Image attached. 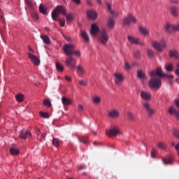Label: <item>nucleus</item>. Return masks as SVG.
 <instances>
[{
    "label": "nucleus",
    "instance_id": "57",
    "mask_svg": "<svg viewBox=\"0 0 179 179\" xmlns=\"http://www.w3.org/2000/svg\"><path fill=\"white\" fill-rule=\"evenodd\" d=\"M65 79L66 80H67V82H72V78H71V76H66Z\"/></svg>",
    "mask_w": 179,
    "mask_h": 179
},
{
    "label": "nucleus",
    "instance_id": "18",
    "mask_svg": "<svg viewBox=\"0 0 179 179\" xmlns=\"http://www.w3.org/2000/svg\"><path fill=\"white\" fill-rule=\"evenodd\" d=\"M141 97L143 100H150V93L145 91H141Z\"/></svg>",
    "mask_w": 179,
    "mask_h": 179
},
{
    "label": "nucleus",
    "instance_id": "59",
    "mask_svg": "<svg viewBox=\"0 0 179 179\" xmlns=\"http://www.w3.org/2000/svg\"><path fill=\"white\" fill-rule=\"evenodd\" d=\"M85 169H86V166L85 165H80L78 167V170H85Z\"/></svg>",
    "mask_w": 179,
    "mask_h": 179
},
{
    "label": "nucleus",
    "instance_id": "16",
    "mask_svg": "<svg viewBox=\"0 0 179 179\" xmlns=\"http://www.w3.org/2000/svg\"><path fill=\"white\" fill-rule=\"evenodd\" d=\"M108 116L110 118H117V117H120V113L117 110H112L108 112Z\"/></svg>",
    "mask_w": 179,
    "mask_h": 179
},
{
    "label": "nucleus",
    "instance_id": "12",
    "mask_svg": "<svg viewBox=\"0 0 179 179\" xmlns=\"http://www.w3.org/2000/svg\"><path fill=\"white\" fill-rule=\"evenodd\" d=\"M27 54H28V57L31 59V62H33V64L34 65H36V66H38V65H40V59L31 53H27Z\"/></svg>",
    "mask_w": 179,
    "mask_h": 179
},
{
    "label": "nucleus",
    "instance_id": "26",
    "mask_svg": "<svg viewBox=\"0 0 179 179\" xmlns=\"http://www.w3.org/2000/svg\"><path fill=\"white\" fill-rule=\"evenodd\" d=\"M85 72V69H83L82 66H77V75H78V76H82V75H84Z\"/></svg>",
    "mask_w": 179,
    "mask_h": 179
},
{
    "label": "nucleus",
    "instance_id": "7",
    "mask_svg": "<svg viewBox=\"0 0 179 179\" xmlns=\"http://www.w3.org/2000/svg\"><path fill=\"white\" fill-rule=\"evenodd\" d=\"M75 64H76V60L72 57V56H69V57L66 58L65 64L69 66V68H71V69H76Z\"/></svg>",
    "mask_w": 179,
    "mask_h": 179
},
{
    "label": "nucleus",
    "instance_id": "28",
    "mask_svg": "<svg viewBox=\"0 0 179 179\" xmlns=\"http://www.w3.org/2000/svg\"><path fill=\"white\" fill-rule=\"evenodd\" d=\"M15 99L19 103H22V101L24 100V95L22 94H18L15 95Z\"/></svg>",
    "mask_w": 179,
    "mask_h": 179
},
{
    "label": "nucleus",
    "instance_id": "24",
    "mask_svg": "<svg viewBox=\"0 0 179 179\" xmlns=\"http://www.w3.org/2000/svg\"><path fill=\"white\" fill-rule=\"evenodd\" d=\"M169 56L171 58H176V59H178L179 58V54L177 50H169Z\"/></svg>",
    "mask_w": 179,
    "mask_h": 179
},
{
    "label": "nucleus",
    "instance_id": "50",
    "mask_svg": "<svg viewBox=\"0 0 179 179\" xmlns=\"http://www.w3.org/2000/svg\"><path fill=\"white\" fill-rule=\"evenodd\" d=\"M158 147H159L160 149L164 150V149H166V143H159L158 144Z\"/></svg>",
    "mask_w": 179,
    "mask_h": 179
},
{
    "label": "nucleus",
    "instance_id": "5",
    "mask_svg": "<svg viewBox=\"0 0 179 179\" xmlns=\"http://www.w3.org/2000/svg\"><path fill=\"white\" fill-rule=\"evenodd\" d=\"M108 34H107V30L103 29L99 35V40L103 45H106L107 43H108Z\"/></svg>",
    "mask_w": 179,
    "mask_h": 179
},
{
    "label": "nucleus",
    "instance_id": "23",
    "mask_svg": "<svg viewBox=\"0 0 179 179\" xmlns=\"http://www.w3.org/2000/svg\"><path fill=\"white\" fill-rule=\"evenodd\" d=\"M127 38H128L129 41L131 43V44H139V38H138L128 36Z\"/></svg>",
    "mask_w": 179,
    "mask_h": 179
},
{
    "label": "nucleus",
    "instance_id": "14",
    "mask_svg": "<svg viewBox=\"0 0 179 179\" xmlns=\"http://www.w3.org/2000/svg\"><path fill=\"white\" fill-rule=\"evenodd\" d=\"M19 136L22 138V139H27L29 136H31V133L26 129H22L20 131Z\"/></svg>",
    "mask_w": 179,
    "mask_h": 179
},
{
    "label": "nucleus",
    "instance_id": "30",
    "mask_svg": "<svg viewBox=\"0 0 179 179\" xmlns=\"http://www.w3.org/2000/svg\"><path fill=\"white\" fill-rule=\"evenodd\" d=\"M79 141L84 143V145H87L88 138L87 136H83L81 137H78Z\"/></svg>",
    "mask_w": 179,
    "mask_h": 179
},
{
    "label": "nucleus",
    "instance_id": "2",
    "mask_svg": "<svg viewBox=\"0 0 179 179\" xmlns=\"http://www.w3.org/2000/svg\"><path fill=\"white\" fill-rule=\"evenodd\" d=\"M59 13L63 15V16H66V9L64 6H57L55 9H54L52 12V19L53 20H57L58 16H59Z\"/></svg>",
    "mask_w": 179,
    "mask_h": 179
},
{
    "label": "nucleus",
    "instance_id": "6",
    "mask_svg": "<svg viewBox=\"0 0 179 179\" xmlns=\"http://www.w3.org/2000/svg\"><path fill=\"white\" fill-rule=\"evenodd\" d=\"M143 107L145 108V111L150 118L156 113V110L155 109L152 108V106L149 103H143Z\"/></svg>",
    "mask_w": 179,
    "mask_h": 179
},
{
    "label": "nucleus",
    "instance_id": "62",
    "mask_svg": "<svg viewBox=\"0 0 179 179\" xmlns=\"http://www.w3.org/2000/svg\"><path fill=\"white\" fill-rule=\"evenodd\" d=\"M86 2L90 6H93V4L92 3V1L90 0H87Z\"/></svg>",
    "mask_w": 179,
    "mask_h": 179
},
{
    "label": "nucleus",
    "instance_id": "53",
    "mask_svg": "<svg viewBox=\"0 0 179 179\" xmlns=\"http://www.w3.org/2000/svg\"><path fill=\"white\" fill-rule=\"evenodd\" d=\"M176 69L175 71V75H177V76H179V62L176 64Z\"/></svg>",
    "mask_w": 179,
    "mask_h": 179
},
{
    "label": "nucleus",
    "instance_id": "8",
    "mask_svg": "<svg viewBox=\"0 0 179 179\" xmlns=\"http://www.w3.org/2000/svg\"><path fill=\"white\" fill-rule=\"evenodd\" d=\"M123 23L127 26H129L131 23H136V18L132 14H129L124 17Z\"/></svg>",
    "mask_w": 179,
    "mask_h": 179
},
{
    "label": "nucleus",
    "instance_id": "47",
    "mask_svg": "<svg viewBox=\"0 0 179 179\" xmlns=\"http://www.w3.org/2000/svg\"><path fill=\"white\" fill-rule=\"evenodd\" d=\"M39 114H40L41 117H43V118H48L49 117L48 113H47L41 111L39 113Z\"/></svg>",
    "mask_w": 179,
    "mask_h": 179
},
{
    "label": "nucleus",
    "instance_id": "42",
    "mask_svg": "<svg viewBox=\"0 0 179 179\" xmlns=\"http://www.w3.org/2000/svg\"><path fill=\"white\" fill-rule=\"evenodd\" d=\"M93 101L95 103V104H100V102L101 101V99L99 96H94L93 98Z\"/></svg>",
    "mask_w": 179,
    "mask_h": 179
},
{
    "label": "nucleus",
    "instance_id": "34",
    "mask_svg": "<svg viewBox=\"0 0 179 179\" xmlns=\"http://www.w3.org/2000/svg\"><path fill=\"white\" fill-rule=\"evenodd\" d=\"M147 54L148 55V58H153V57H155V52L152 49H148Z\"/></svg>",
    "mask_w": 179,
    "mask_h": 179
},
{
    "label": "nucleus",
    "instance_id": "37",
    "mask_svg": "<svg viewBox=\"0 0 179 179\" xmlns=\"http://www.w3.org/2000/svg\"><path fill=\"white\" fill-rule=\"evenodd\" d=\"M133 55L136 59H141V51L136 50L134 52Z\"/></svg>",
    "mask_w": 179,
    "mask_h": 179
},
{
    "label": "nucleus",
    "instance_id": "41",
    "mask_svg": "<svg viewBox=\"0 0 179 179\" xmlns=\"http://www.w3.org/2000/svg\"><path fill=\"white\" fill-rule=\"evenodd\" d=\"M165 69L167 71V72H173V64H170L169 65H166Z\"/></svg>",
    "mask_w": 179,
    "mask_h": 179
},
{
    "label": "nucleus",
    "instance_id": "20",
    "mask_svg": "<svg viewBox=\"0 0 179 179\" xmlns=\"http://www.w3.org/2000/svg\"><path fill=\"white\" fill-rule=\"evenodd\" d=\"M41 38L43 40V43L47 45H50L51 44V40H50V37L47 35H41Z\"/></svg>",
    "mask_w": 179,
    "mask_h": 179
},
{
    "label": "nucleus",
    "instance_id": "21",
    "mask_svg": "<svg viewBox=\"0 0 179 179\" xmlns=\"http://www.w3.org/2000/svg\"><path fill=\"white\" fill-rule=\"evenodd\" d=\"M169 114H174L178 120H179V112L177 111V110H176L174 107L171 106L169 109Z\"/></svg>",
    "mask_w": 179,
    "mask_h": 179
},
{
    "label": "nucleus",
    "instance_id": "49",
    "mask_svg": "<svg viewBox=\"0 0 179 179\" xmlns=\"http://www.w3.org/2000/svg\"><path fill=\"white\" fill-rule=\"evenodd\" d=\"M172 146L175 147V149L177 151L178 155H179V143L177 145H176V143H173Z\"/></svg>",
    "mask_w": 179,
    "mask_h": 179
},
{
    "label": "nucleus",
    "instance_id": "33",
    "mask_svg": "<svg viewBox=\"0 0 179 179\" xmlns=\"http://www.w3.org/2000/svg\"><path fill=\"white\" fill-rule=\"evenodd\" d=\"M171 12L173 16H178V9H177L176 7H171Z\"/></svg>",
    "mask_w": 179,
    "mask_h": 179
},
{
    "label": "nucleus",
    "instance_id": "55",
    "mask_svg": "<svg viewBox=\"0 0 179 179\" xmlns=\"http://www.w3.org/2000/svg\"><path fill=\"white\" fill-rule=\"evenodd\" d=\"M124 66L127 71H129V69H131V66H129V64H128L127 62L124 63Z\"/></svg>",
    "mask_w": 179,
    "mask_h": 179
},
{
    "label": "nucleus",
    "instance_id": "10",
    "mask_svg": "<svg viewBox=\"0 0 179 179\" xmlns=\"http://www.w3.org/2000/svg\"><path fill=\"white\" fill-rule=\"evenodd\" d=\"M115 83L117 85V86H121L122 85V82H124V76L120 73H115Z\"/></svg>",
    "mask_w": 179,
    "mask_h": 179
},
{
    "label": "nucleus",
    "instance_id": "27",
    "mask_svg": "<svg viewBox=\"0 0 179 179\" xmlns=\"http://www.w3.org/2000/svg\"><path fill=\"white\" fill-rule=\"evenodd\" d=\"M81 37L86 41L87 43H89L90 41V38H89V35H87V33L85 31H81Z\"/></svg>",
    "mask_w": 179,
    "mask_h": 179
},
{
    "label": "nucleus",
    "instance_id": "48",
    "mask_svg": "<svg viewBox=\"0 0 179 179\" xmlns=\"http://www.w3.org/2000/svg\"><path fill=\"white\" fill-rule=\"evenodd\" d=\"M157 153V151H156V150L153 148L152 150L151 151V157L152 159H155V157H156Z\"/></svg>",
    "mask_w": 179,
    "mask_h": 179
},
{
    "label": "nucleus",
    "instance_id": "13",
    "mask_svg": "<svg viewBox=\"0 0 179 179\" xmlns=\"http://www.w3.org/2000/svg\"><path fill=\"white\" fill-rule=\"evenodd\" d=\"M100 33V29L96 24H92L91 26L90 34L91 36H97Z\"/></svg>",
    "mask_w": 179,
    "mask_h": 179
},
{
    "label": "nucleus",
    "instance_id": "32",
    "mask_svg": "<svg viewBox=\"0 0 179 179\" xmlns=\"http://www.w3.org/2000/svg\"><path fill=\"white\" fill-rule=\"evenodd\" d=\"M164 164H171L173 159L171 158H162Z\"/></svg>",
    "mask_w": 179,
    "mask_h": 179
},
{
    "label": "nucleus",
    "instance_id": "63",
    "mask_svg": "<svg viewBox=\"0 0 179 179\" xmlns=\"http://www.w3.org/2000/svg\"><path fill=\"white\" fill-rule=\"evenodd\" d=\"M28 50H29V51H30L31 52H34V50H33V48H31V46H28Z\"/></svg>",
    "mask_w": 179,
    "mask_h": 179
},
{
    "label": "nucleus",
    "instance_id": "39",
    "mask_svg": "<svg viewBox=\"0 0 179 179\" xmlns=\"http://www.w3.org/2000/svg\"><path fill=\"white\" fill-rule=\"evenodd\" d=\"M31 16L33 20H34V22H37V20H38V14H37V13H35V12L31 13Z\"/></svg>",
    "mask_w": 179,
    "mask_h": 179
},
{
    "label": "nucleus",
    "instance_id": "36",
    "mask_svg": "<svg viewBox=\"0 0 179 179\" xmlns=\"http://www.w3.org/2000/svg\"><path fill=\"white\" fill-rule=\"evenodd\" d=\"M127 117L130 121H135V115L131 112H127Z\"/></svg>",
    "mask_w": 179,
    "mask_h": 179
},
{
    "label": "nucleus",
    "instance_id": "25",
    "mask_svg": "<svg viewBox=\"0 0 179 179\" xmlns=\"http://www.w3.org/2000/svg\"><path fill=\"white\" fill-rule=\"evenodd\" d=\"M115 25V21L114 19L109 17L108 21V29H114V26Z\"/></svg>",
    "mask_w": 179,
    "mask_h": 179
},
{
    "label": "nucleus",
    "instance_id": "29",
    "mask_svg": "<svg viewBox=\"0 0 179 179\" xmlns=\"http://www.w3.org/2000/svg\"><path fill=\"white\" fill-rule=\"evenodd\" d=\"M39 11L42 13V15H47V8L41 3L39 6Z\"/></svg>",
    "mask_w": 179,
    "mask_h": 179
},
{
    "label": "nucleus",
    "instance_id": "17",
    "mask_svg": "<svg viewBox=\"0 0 179 179\" xmlns=\"http://www.w3.org/2000/svg\"><path fill=\"white\" fill-rule=\"evenodd\" d=\"M87 15L88 17L92 19L93 20L97 19V13H96L94 10H88L87 12Z\"/></svg>",
    "mask_w": 179,
    "mask_h": 179
},
{
    "label": "nucleus",
    "instance_id": "61",
    "mask_svg": "<svg viewBox=\"0 0 179 179\" xmlns=\"http://www.w3.org/2000/svg\"><path fill=\"white\" fill-rule=\"evenodd\" d=\"M78 110H80V111H83V106L78 104Z\"/></svg>",
    "mask_w": 179,
    "mask_h": 179
},
{
    "label": "nucleus",
    "instance_id": "19",
    "mask_svg": "<svg viewBox=\"0 0 179 179\" xmlns=\"http://www.w3.org/2000/svg\"><path fill=\"white\" fill-rule=\"evenodd\" d=\"M164 29L168 33H171L172 31H174V25L170 23H166L164 26Z\"/></svg>",
    "mask_w": 179,
    "mask_h": 179
},
{
    "label": "nucleus",
    "instance_id": "60",
    "mask_svg": "<svg viewBox=\"0 0 179 179\" xmlns=\"http://www.w3.org/2000/svg\"><path fill=\"white\" fill-rule=\"evenodd\" d=\"M174 103H175L176 106H177V107H178V108H179V100L175 99Z\"/></svg>",
    "mask_w": 179,
    "mask_h": 179
},
{
    "label": "nucleus",
    "instance_id": "31",
    "mask_svg": "<svg viewBox=\"0 0 179 179\" xmlns=\"http://www.w3.org/2000/svg\"><path fill=\"white\" fill-rule=\"evenodd\" d=\"M10 153L13 156H16V155H19V150L16 149V148H11L10 149Z\"/></svg>",
    "mask_w": 179,
    "mask_h": 179
},
{
    "label": "nucleus",
    "instance_id": "56",
    "mask_svg": "<svg viewBox=\"0 0 179 179\" xmlns=\"http://www.w3.org/2000/svg\"><path fill=\"white\" fill-rule=\"evenodd\" d=\"M80 85H83V86H86L87 85V83L85 82V80H81L79 81Z\"/></svg>",
    "mask_w": 179,
    "mask_h": 179
},
{
    "label": "nucleus",
    "instance_id": "22",
    "mask_svg": "<svg viewBox=\"0 0 179 179\" xmlns=\"http://www.w3.org/2000/svg\"><path fill=\"white\" fill-rule=\"evenodd\" d=\"M62 101L64 106H69V104H72V99H68L65 96L62 97Z\"/></svg>",
    "mask_w": 179,
    "mask_h": 179
},
{
    "label": "nucleus",
    "instance_id": "9",
    "mask_svg": "<svg viewBox=\"0 0 179 179\" xmlns=\"http://www.w3.org/2000/svg\"><path fill=\"white\" fill-rule=\"evenodd\" d=\"M106 132L108 136H117L120 134V129L118 127H111L109 130L106 129Z\"/></svg>",
    "mask_w": 179,
    "mask_h": 179
},
{
    "label": "nucleus",
    "instance_id": "38",
    "mask_svg": "<svg viewBox=\"0 0 179 179\" xmlns=\"http://www.w3.org/2000/svg\"><path fill=\"white\" fill-rule=\"evenodd\" d=\"M56 68L59 72H62L64 71V66L58 62H56Z\"/></svg>",
    "mask_w": 179,
    "mask_h": 179
},
{
    "label": "nucleus",
    "instance_id": "58",
    "mask_svg": "<svg viewBox=\"0 0 179 179\" xmlns=\"http://www.w3.org/2000/svg\"><path fill=\"white\" fill-rule=\"evenodd\" d=\"M73 2H74V3H76V5H80V3H82L80 1V0H72Z\"/></svg>",
    "mask_w": 179,
    "mask_h": 179
},
{
    "label": "nucleus",
    "instance_id": "51",
    "mask_svg": "<svg viewBox=\"0 0 179 179\" xmlns=\"http://www.w3.org/2000/svg\"><path fill=\"white\" fill-rule=\"evenodd\" d=\"M107 6H108V12H110L112 16H115L114 15V10H111V5L110 4H107Z\"/></svg>",
    "mask_w": 179,
    "mask_h": 179
},
{
    "label": "nucleus",
    "instance_id": "43",
    "mask_svg": "<svg viewBox=\"0 0 179 179\" xmlns=\"http://www.w3.org/2000/svg\"><path fill=\"white\" fill-rule=\"evenodd\" d=\"M43 105L46 107H51V101L48 99L43 100Z\"/></svg>",
    "mask_w": 179,
    "mask_h": 179
},
{
    "label": "nucleus",
    "instance_id": "64",
    "mask_svg": "<svg viewBox=\"0 0 179 179\" xmlns=\"http://www.w3.org/2000/svg\"><path fill=\"white\" fill-rule=\"evenodd\" d=\"M41 132L40 129H36V134H37V135H40Z\"/></svg>",
    "mask_w": 179,
    "mask_h": 179
},
{
    "label": "nucleus",
    "instance_id": "15",
    "mask_svg": "<svg viewBox=\"0 0 179 179\" xmlns=\"http://www.w3.org/2000/svg\"><path fill=\"white\" fill-rule=\"evenodd\" d=\"M138 30L143 36H147L149 35V29L148 28L143 27V26H139L138 27Z\"/></svg>",
    "mask_w": 179,
    "mask_h": 179
},
{
    "label": "nucleus",
    "instance_id": "35",
    "mask_svg": "<svg viewBox=\"0 0 179 179\" xmlns=\"http://www.w3.org/2000/svg\"><path fill=\"white\" fill-rule=\"evenodd\" d=\"M52 143V145L56 148H58L59 146V140L57 138H53Z\"/></svg>",
    "mask_w": 179,
    "mask_h": 179
},
{
    "label": "nucleus",
    "instance_id": "4",
    "mask_svg": "<svg viewBox=\"0 0 179 179\" xmlns=\"http://www.w3.org/2000/svg\"><path fill=\"white\" fill-rule=\"evenodd\" d=\"M73 50H75L73 44H64L63 45V51L68 57L73 55Z\"/></svg>",
    "mask_w": 179,
    "mask_h": 179
},
{
    "label": "nucleus",
    "instance_id": "45",
    "mask_svg": "<svg viewBox=\"0 0 179 179\" xmlns=\"http://www.w3.org/2000/svg\"><path fill=\"white\" fill-rule=\"evenodd\" d=\"M59 24H60L61 27H64L65 26V18H59L58 19Z\"/></svg>",
    "mask_w": 179,
    "mask_h": 179
},
{
    "label": "nucleus",
    "instance_id": "3",
    "mask_svg": "<svg viewBox=\"0 0 179 179\" xmlns=\"http://www.w3.org/2000/svg\"><path fill=\"white\" fill-rule=\"evenodd\" d=\"M152 45L158 52H163V50L167 47V43L164 39H162L159 42L156 41H153Z\"/></svg>",
    "mask_w": 179,
    "mask_h": 179
},
{
    "label": "nucleus",
    "instance_id": "46",
    "mask_svg": "<svg viewBox=\"0 0 179 179\" xmlns=\"http://www.w3.org/2000/svg\"><path fill=\"white\" fill-rule=\"evenodd\" d=\"M173 134L176 138H178L179 139V131L178 129H173Z\"/></svg>",
    "mask_w": 179,
    "mask_h": 179
},
{
    "label": "nucleus",
    "instance_id": "11",
    "mask_svg": "<svg viewBox=\"0 0 179 179\" xmlns=\"http://www.w3.org/2000/svg\"><path fill=\"white\" fill-rule=\"evenodd\" d=\"M137 78L142 82L143 85H145V81L148 79L146 73L142 70L137 71Z\"/></svg>",
    "mask_w": 179,
    "mask_h": 179
},
{
    "label": "nucleus",
    "instance_id": "1",
    "mask_svg": "<svg viewBox=\"0 0 179 179\" xmlns=\"http://www.w3.org/2000/svg\"><path fill=\"white\" fill-rule=\"evenodd\" d=\"M151 78L149 81V86L150 89H160L162 86V78H166V79H173L174 76L169 75L163 73L161 67H158L156 70H153L150 73Z\"/></svg>",
    "mask_w": 179,
    "mask_h": 179
},
{
    "label": "nucleus",
    "instance_id": "52",
    "mask_svg": "<svg viewBox=\"0 0 179 179\" xmlns=\"http://www.w3.org/2000/svg\"><path fill=\"white\" fill-rule=\"evenodd\" d=\"M173 31H179V22L173 24Z\"/></svg>",
    "mask_w": 179,
    "mask_h": 179
},
{
    "label": "nucleus",
    "instance_id": "40",
    "mask_svg": "<svg viewBox=\"0 0 179 179\" xmlns=\"http://www.w3.org/2000/svg\"><path fill=\"white\" fill-rule=\"evenodd\" d=\"M66 19L67 22H71V20H73V15L71 13H69L66 15Z\"/></svg>",
    "mask_w": 179,
    "mask_h": 179
},
{
    "label": "nucleus",
    "instance_id": "44",
    "mask_svg": "<svg viewBox=\"0 0 179 179\" xmlns=\"http://www.w3.org/2000/svg\"><path fill=\"white\" fill-rule=\"evenodd\" d=\"M25 3L27 6H28V8H33V1H31V0H25Z\"/></svg>",
    "mask_w": 179,
    "mask_h": 179
},
{
    "label": "nucleus",
    "instance_id": "54",
    "mask_svg": "<svg viewBox=\"0 0 179 179\" xmlns=\"http://www.w3.org/2000/svg\"><path fill=\"white\" fill-rule=\"evenodd\" d=\"M73 54H75L76 57H80V55H82V54L80 53V51L79 50H77V51L73 50Z\"/></svg>",
    "mask_w": 179,
    "mask_h": 179
}]
</instances>
